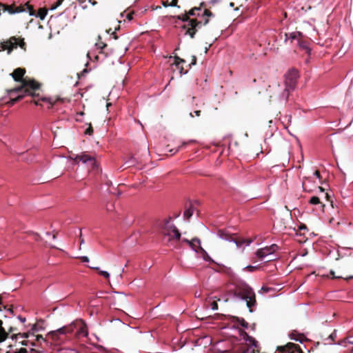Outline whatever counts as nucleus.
<instances>
[{"mask_svg":"<svg viewBox=\"0 0 353 353\" xmlns=\"http://www.w3.org/2000/svg\"><path fill=\"white\" fill-rule=\"evenodd\" d=\"M39 87H40L39 83H38L37 82H36L34 80L23 79L22 81V85L14 88L13 91L15 92H20L21 91L24 90V94H19L15 98L11 99H10L11 104L13 105L16 102L20 101L21 99H22L23 98V97L25 95L33 96L34 94H33L32 91L38 90L39 88Z\"/></svg>","mask_w":353,"mask_h":353,"instance_id":"f257e3e1","label":"nucleus"},{"mask_svg":"<svg viewBox=\"0 0 353 353\" xmlns=\"http://www.w3.org/2000/svg\"><path fill=\"white\" fill-rule=\"evenodd\" d=\"M241 290L243 294L235 292L234 293V297L236 298L237 299L245 301L246 305L249 308L250 312H252L253 311L252 307L256 304L255 293L253 289L245 283H243Z\"/></svg>","mask_w":353,"mask_h":353,"instance_id":"f03ea898","label":"nucleus"},{"mask_svg":"<svg viewBox=\"0 0 353 353\" xmlns=\"http://www.w3.org/2000/svg\"><path fill=\"white\" fill-rule=\"evenodd\" d=\"M76 328H77V323L76 321H73L67 325H64L57 329L56 330L49 332L48 335L54 341L58 343L62 341L61 336H66L72 333Z\"/></svg>","mask_w":353,"mask_h":353,"instance_id":"7ed1b4c3","label":"nucleus"},{"mask_svg":"<svg viewBox=\"0 0 353 353\" xmlns=\"http://www.w3.org/2000/svg\"><path fill=\"white\" fill-rule=\"evenodd\" d=\"M299 78V70L294 68L290 69L285 74V86L289 90H295Z\"/></svg>","mask_w":353,"mask_h":353,"instance_id":"20e7f679","label":"nucleus"},{"mask_svg":"<svg viewBox=\"0 0 353 353\" xmlns=\"http://www.w3.org/2000/svg\"><path fill=\"white\" fill-rule=\"evenodd\" d=\"M19 46L21 48L26 50V43L23 39H18L15 37H10V39L3 45V49L8 50V54H10L14 48Z\"/></svg>","mask_w":353,"mask_h":353,"instance_id":"39448f33","label":"nucleus"},{"mask_svg":"<svg viewBox=\"0 0 353 353\" xmlns=\"http://www.w3.org/2000/svg\"><path fill=\"white\" fill-rule=\"evenodd\" d=\"M42 328L37 324H34L32 325L31 329L28 330L27 332L23 334L19 333L17 334L11 335L10 338L12 340H17L18 338H30L32 336H34V333L41 330Z\"/></svg>","mask_w":353,"mask_h":353,"instance_id":"423d86ee","label":"nucleus"},{"mask_svg":"<svg viewBox=\"0 0 353 353\" xmlns=\"http://www.w3.org/2000/svg\"><path fill=\"white\" fill-rule=\"evenodd\" d=\"M216 236L224 241L233 242L236 244L237 248H241L243 242L238 241L235 240L231 234H230L228 231L223 230H219L216 232Z\"/></svg>","mask_w":353,"mask_h":353,"instance_id":"0eeeda50","label":"nucleus"},{"mask_svg":"<svg viewBox=\"0 0 353 353\" xmlns=\"http://www.w3.org/2000/svg\"><path fill=\"white\" fill-rule=\"evenodd\" d=\"M5 10L8 11L10 14H12L28 11L30 16L34 15L33 9H32V6H30L28 3H26V4H24V6L17 7L14 9L10 8L9 6H7L5 8Z\"/></svg>","mask_w":353,"mask_h":353,"instance_id":"6e6552de","label":"nucleus"},{"mask_svg":"<svg viewBox=\"0 0 353 353\" xmlns=\"http://www.w3.org/2000/svg\"><path fill=\"white\" fill-rule=\"evenodd\" d=\"M74 160L75 161H81L83 164H88L92 166H94L96 164L95 158L92 157L84 153L79 155H77L74 157Z\"/></svg>","mask_w":353,"mask_h":353,"instance_id":"1a4fd4ad","label":"nucleus"},{"mask_svg":"<svg viewBox=\"0 0 353 353\" xmlns=\"http://www.w3.org/2000/svg\"><path fill=\"white\" fill-rule=\"evenodd\" d=\"M17 329L12 326L8 327V332L3 327V321L0 320V343L3 342L9 336V333L15 331Z\"/></svg>","mask_w":353,"mask_h":353,"instance_id":"9d476101","label":"nucleus"},{"mask_svg":"<svg viewBox=\"0 0 353 353\" xmlns=\"http://www.w3.org/2000/svg\"><path fill=\"white\" fill-rule=\"evenodd\" d=\"M277 350L283 352H288V353H294L295 352H299L301 349L299 346L292 343H288L285 346H279Z\"/></svg>","mask_w":353,"mask_h":353,"instance_id":"9b49d317","label":"nucleus"},{"mask_svg":"<svg viewBox=\"0 0 353 353\" xmlns=\"http://www.w3.org/2000/svg\"><path fill=\"white\" fill-rule=\"evenodd\" d=\"M256 255L261 259H265L266 257H268V259L272 257L269 246L257 250Z\"/></svg>","mask_w":353,"mask_h":353,"instance_id":"f8f14e48","label":"nucleus"},{"mask_svg":"<svg viewBox=\"0 0 353 353\" xmlns=\"http://www.w3.org/2000/svg\"><path fill=\"white\" fill-rule=\"evenodd\" d=\"M240 335L243 337V339L248 343H249V345L251 347H256L258 345V342L256 339L252 336L249 335L246 332L242 331L240 333Z\"/></svg>","mask_w":353,"mask_h":353,"instance_id":"ddd939ff","label":"nucleus"},{"mask_svg":"<svg viewBox=\"0 0 353 353\" xmlns=\"http://www.w3.org/2000/svg\"><path fill=\"white\" fill-rule=\"evenodd\" d=\"M208 22L209 21L208 19H205L203 23L201 21H198L197 19H191V21H189V26L192 28V30H196L197 31L202 26L207 25Z\"/></svg>","mask_w":353,"mask_h":353,"instance_id":"4468645a","label":"nucleus"},{"mask_svg":"<svg viewBox=\"0 0 353 353\" xmlns=\"http://www.w3.org/2000/svg\"><path fill=\"white\" fill-rule=\"evenodd\" d=\"M285 38L284 40L285 43H287L288 40L294 41V40H299V38L303 36V33L301 32H292L290 33L285 34Z\"/></svg>","mask_w":353,"mask_h":353,"instance_id":"2eb2a0df","label":"nucleus"},{"mask_svg":"<svg viewBox=\"0 0 353 353\" xmlns=\"http://www.w3.org/2000/svg\"><path fill=\"white\" fill-rule=\"evenodd\" d=\"M25 74V70L22 68H17L14 72L10 74L14 81H19L22 79L23 74Z\"/></svg>","mask_w":353,"mask_h":353,"instance_id":"dca6fc26","label":"nucleus"},{"mask_svg":"<svg viewBox=\"0 0 353 353\" xmlns=\"http://www.w3.org/2000/svg\"><path fill=\"white\" fill-rule=\"evenodd\" d=\"M194 212V208L192 206V203H190L188 206L186 205L185 210H184L183 214V219H186V220H189V219L190 217H192V216L193 215Z\"/></svg>","mask_w":353,"mask_h":353,"instance_id":"f3484780","label":"nucleus"},{"mask_svg":"<svg viewBox=\"0 0 353 353\" xmlns=\"http://www.w3.org/2000/svg\"><path fill=\"white\" fill-rule=\"evenodd\" d=\"M294 90H289L288 88L285 86L283 91L279 95V100L284 103L287 102L290 93Z\"/></svg>","mask_w":353,"mask_h":353,"instance_id":"a211bd4d","label":"nucleus"},{"mask_svg":"<svg viewBox=\"0 0 353 353\" xmlns=\"http://www.w3.org/2000/svg\"><path fill=\"white\" fill-rule=\"evenodd\" d=\"M297 44L301 49L304 50L308 55H310L311 48L309 46L308 42L301 41V40H298Z\"/></svg>","mask_w":353,"mask_h":353,"instance_id":"6ab92c4d","label":"nucleus"},{"mask_svg":"<svg viewBox=\"0 0 353 353\" xmlns=\"http://www.w3.org/2000/svg\"><path fill=\"white\" fill-rule=\"evenodd\" d=\"M6 353H39V352L32 348L28 351L27 349H26L24 347H20V348H17L14 350H8L6 352Z\"/></svg>","mask_w":353,"mask_h":353,"instance_id":"aec40b11","label":"nucleus"},{"mask_svg":"<svg viewBox=\"0 0 353 353\" xmlns=\"http://www.w3.org/2000/svg\"><path fill=\"white\" fill-rule=\"evenodd\" d=\"M190 244H188L190 248L192 249V251L197 253L198 250L196 248L195 243L198 245L199 248L200 249L201 246V240L199 238H193L192 240L190 241Z\"/></svg>","mask_w":353,"mask_h":353,"instance_id":"412c9836","label":"nucleus"},{"mask_svg":"<svg viewBox=\"0 0 353 353\" xmlns=\"http://www.w3.org/2000/svg\"><path fill=\"white\" fill-rule=\"evenodd\" d=\"M174 59L176 60L174 64L179 68V73L181 74H186L188 73V71H184L183 67H179V65L182 63H184L185 60L183 59H181L180 57H179L177 56H175Z\"/></svg>","mask_w":353,"mask_h":353,"instance_id":"4be33fe9","label":"nucleus"},{"mask_svg":"<svg viewBox=\"0 0 353 353\" xmlns=\"http://www.w3.org/2000/svg\"><path fill=\"white\" fill-rule=\"evenodd\" d=\"M205 6V3L204 2H202L201 4H200V7L197 8V7H194V8L191 9L188 13L187 14L189 16H197V17H199L201 16L200 13H199V11H201V7H203Z\"/></svg>","mask_w":353,"mask_h":353,"instance_id":"5701e85b","label":"nucleus"},{"mask_svg":"<svg viewBox=\"0 0 353 353\" xmlns=\"http://www.w3.org/2000/svg\"><path fill=\"white\" fill-rule=\"evenodd\" d=\"M269 248H270V252H272V257L268 259L265 261V262L272 261L276 259V257L274 254V252L279 249V246L276 244H272L271 245L269 246Z\"/></svg>","mask_w":353,"mask_h":353,"instance_id":"b1692460","label":"nucleus"},{"mask_svg":"<svg viewBox=\"0 0 353 353\" xmlns=\"http://www.w3.org/2000/svg\"><path fill=\"white\" fill-rule=\"evenodd\" d=\"M90 268L91 269H94V270H99V274L100 275H101L103 277L105 278V279H109L110 278V273L108 272V271H105V270H100V268L99 267H97V266H89Z\"/></svg>","mask_w":353,"mask_h":353,"instance_id":"393cba45","label":"nucleus"},{"mask_svg":"<svg viewBox=\"0 0 353 353\" xmlns=\"http://www.w3.org/2000/svg\"><path fill=\"white\" fill-rule=\"evenodd\" d=\"M177 3L178 0H171L170 1H163L162 5L164 7H177L178 8H179L180 7L177 6Z\"/></svg>","mask_w":353,"mask_h":353,"instance_id":"a878e982","label":"nucleus"},{"mask_svg":"<svg viewBox=\"0 0 353 353\" xmlns=\"http://www.w3.org/2000/svg\"><path fill=\"white\" fill-rule=\"evenodd\" d=\"M139 161L134 157H131L125 162V164L128 165V167H134L137 165Z\"/></svg>","mask_w":353,"mask_h":353,"instance_id":"bb28decb","label":"nucleus"},{"mask_svg":"<svg viewBox=\"0 0 353 353\" xmlns=\"http://www.w3.org/2000/svg\"><path fill=\"white\" fill-rule=\"evenodd\" d=\"M337 336V330H334V331L329 335V336L325 339L326 342L325 343L332 344V341L336 338Z\"/></svg>","mask_w":353,"mask_h":353,"instance_id":"cd10ccee","label":"nucleus"},{"mask_svg":"<svg viewBox=\"0 0 353 353\" xmlns=\"http://www.w3.org/2000/svg\"><path fill=\"white\" fill-rule=\"evenodd\" d=\"M77 334L79 336H87L88 334V332L83 325H81L79 327H78Z\"/></svg>","mask_w":353,"mask_h":353,"instance_id":"c85d7f7f","label":"nucleus"},{"mask_svg":"<svg viewBox=\"0 0 353 353\" xmlns=\"http://www.w3.org/2000/svg\"><path fill=\"white\" fill-rule=\"evenodd\" d=\"M236 322L241 326L243 327V328L245 329H248V323L246 322V321L243 319V318H239V317H237L236 318Z\"/></svg>","mask_w":353,"mask_h":353,"instance_id":"c756f323","label":"nucleus"},{"mask_svg":"<svg viewBox=\"0 0 353 353\" xmlns=\"http://www.w3.org/2000/svg\"><path fill=\"white\" fill-rule=\"evenodd\" d=\"M172 232L174 233V238L176 239H180L181 238V234L177 229V228L174 225L172 224Z\"/></svg>","mask_w":353,"mask_h":353,"instance_id":"7c9ffc66","label":"nucleus"},{"mask_svg":"<svg viewBox=\"0 0 353 353\" xmlns=\"http://www.w3.org/2000/svg\"><path fill=\"white\" fill-rule=\"evenodd\" d=\"M200 250L203 254V259L205 261H212L210 255L208 254V252L202 248L200 247Z\"/></svg>","mask_w":353,"mask_h":353,"instance_id":"2f4dec72","label":"nucleus"},{"mask_svg":"<svg viewBox=\"0 0 353 353\" xmlns=\"http://www.w3.org/2000/svg\"><path fill=\"white\" fill-rule=\"evenodd\" d=\"M176 17L180 21H182L183 22H188V25L189 26V21H191V19H190L187 14L184 15H178Z\"/></svg>","mask_w":353,"mask_h":353,"instance_id":"473e14b6","label":"nucleus"},{"mask_svg":"<svg viewBox=\"0 0 353 353\" xmlns=\"http://www.w3.org/2000/svg\"><path fill=\"white\" fill-rule=\"evenodd\" d=\"M196 30H192V28L190 27V28L186 30L185 35H189L192 39H193L196 34Z\"/></svg>","mask_w":353,"mask_h":353,"instance_id":"72a5a7b5","label":"nucleus"},{"mask_svg":"<svg viewBox=\"0 0 353 353\" xmlns=\"http://www.w3.org/2000/svg\"><path fill=\"white\" fill-rule=\"evenodd\" d=\"M274 288H269V287H266V286H262L261 288V290L259 292V294H262V293H268L270 292H272V291H274Z\"/></svg>","mask_w":353,"mask_h":353,"instance_id":"f704fd0d","label":"nucleus"},{"mask_svg":"<svg viewBox=\"0 0 353 353\" xmlns=\"http://www.w3.org/2000/svg\"><path fill=\"white\" fill-rule=\"evenodd\" d=\"M259 268V265H247L246 267H245L243 268V270H247L249 272H252L258 270Z\"/></svg>","mask_w":353,"mask_h":353,"instance_id":"c9c22d12","label":"nucleus"},{"mask_svg":"<svg viewBox=\"0 0 353 353\" xmlns=\"http://www.w3.org/2000/svg\"><path fill=\"white\" fill-rule=\"evenodd\" d=\"M320 203L319 198L318 196H312L310 199V203L312 205H316Z\"/></svg>","mask_w":353,"mask_h":353,"instance_id":"e433bc0d","label":"nucleus"},{"mask_svg":"<svg viewBox=\"0 0 353 353\" xmlns=\"http://www.w3.org/2000/svg\"><path fill=\"white\" fill-rule=\"evenodd\" d=\"M34 337L35 338V339H34V340H35L37 343H40V344H41L43 342H46V339L43 337V336H42V335H39V334L35 335V334H34Z\"/></svg>","mask_w":353,"mask_h":353,"instance_id":"4c0bfd02","label":"nucleus"},{"mask_svg":"<svg viewBox=\"0 0 353 353\" xmlns=\"http://www.w3.org/2000/svg\"><path fill=\"white\" fill-rule=\"evenodd\" d=\"M201 16L203 17H214V14L208 10H205L203 12V13L201 14Z\"/></svg>","mask_w":353,"mask_h":353,"instance_id":"58836bf2","label":"nucleus"},{"mask_svg":"<svg viewBox=\"0 0 353 353\" xmlns=\"http://www.w3.org/2000/svg\"><path fill=\"white\" fill-rule=\"evenodd\" d=\"M290 338L292 339V340H294L295 341H299L300 343H303V339H301V337H296L295 336V334L294 333H292L290 334Z\"/></svg>","mask_w":353,"mask_h":353,"instance_id":"ea45409f","label":"nucleus"},{"mask_svg":"<svg viewBox=\"0 0 353 353\" xmlns=\"http://www.w3.org/2000/svg\"><path fill=\"white\" fill-rule=\"evenodd\" d=\"M210 309L212 310H218V304L216 301H212L210 304Z\"/></svg>","mask_w":353,"mask_h":353,"instance_id":"a19ab883","label":"nucleus"},{"mask_svg":"<svg viewBox=\"0 0 353 353\" xmlns=\"http://www.w3.org/2000/svg\"><path fill=\"white\" fill-rule=\"evenodd\" d=\"M170 220H171V217H169V219L165 221V225L168 228H169V229H170L172 230V224H173V223L170 222Z\"/></svg>","mask_w":353,"mask_h":353,"instance_id":"79ce46f5","label":"nucleus"},{"mask_svg":"<svg viewBox=\"0 0 353 353\" xmlns=\"http://www.w3.org/2000/svg\"><path fill=\"white\" fill-rule=\"evenodd\" d=\"M196 56L193 55L192 57V62L189 65L190 68H191L192 65H196Z\"/></svg>","mask_w":353,"mask_h":353,"instance_id":"37998d69","label":"nucleus"},{"mask_svg":"<svg viewBox=\"0 0 353 353\" xmlns=\"http://www.w3.org/2000/svg\"><path fill=\"white\" fill-rule=\"evenodd\" d=\"M61 353H77V352H74L71 349H64V350H61L60 351Z\"/></svg>","mask_w":353,"mask_h":353,"instance_id":"c03bdc74","label":"nucleus"},{"mask_svg":"<svg viewBox=\"0 0 353 353\" xmlns=\"http://www.w3.org/2000/svg\"><path fill=\"white\" fill-rule=\"evenodd\" d=\"M183 145H185V143H183L182 144V145H181V146H179V148H174V149L170 150V152L172 154H174L176 153V152L179 150V149H180V148H181Z\"/></svg>","mask_w":353,"mask_h":353,"instance_id":"a18cd8bd","label":"nucleus"},{"mask_svg":"<svg viewBox=\"0 0 353 353\" xmlns=\"http://www.w3.org/2000/svg\"><path fill=\"white\" fill-rule=\"evenodd\" d=\"M193 114H194L196 117H199L200 116V114H201V111L200 110H195L194 111V112H190V116L193 117Z\"/></svg>","mask_w":353,"mask_h":353,"instance_id":"49530a36","label":"nucleus"},{"mask_svg":"<svg viewBox=\"0 0 353 353\" xmlns=\"http://www.w3.org/2000/svg\"><path fill=\"white\" fill-rule=\"evenodd\" d=\"M32 234L34 236L35 240L39 241L41 239L40 235L38 233L32 232Z\"/></svg>","mask_w":353,"mask_h":353,"instance_id":"de8ad7c7","label":"nucleus"},{"mask_svg":"<svg viewBox=\"0 0 353 353\" xmlns=\"http://www.w3.org/2000/svg\"><path fill=\"white\" fill-rule=\"evenodd\" d=\"M81 260H82V261H83V262H84V263H88V262H89V258H88V256H81Z\"/></svg>","mask_w":353,"mask_h":353,"instance_id":"09e8293b","label":"nucleus"},{"mask_svg":"<svg viewBox=\"0 0 353 353\" xmlns=\"http://www.w3.org/2000/svg\"><path fill=\"white\" fill-rule=\"evenodd\" d=\"M17 319L21 322V323H25L26 321V319L25 317H23L21 316H17Z\"/></svg>","mask_w":353,"mask_h":353,"instance_id":"8fccbe9b","label":"nucleus"},{"mask_svg":"<svg viewBox=\"0 0 353 353\" xmlns=\"http://www.w3.org/2000/svg\"><path fill=\"white\" fill-rule=\"evenodd\" d=\"M314 175L315 176H316L318 179H320L321 177V175H320V172L317 170H316L314 172Z\"/></svg>","mask_w":353,"mask_h":353,"instance_id":"3c124183","label":"nucleus"},{"mask_svg":"<svg viewBox=\"0 0 353 353\" xmlns=\"http://www.w3.org/2000/svg\"><path fill=\"white\" fill-rule=\"evenodd\" d=\"M41 100H42L43 101H47V102H48L49 103L52 104V103L51 102L50 99H48V98H42V99H41Z\"/></svg>","mask_w":353,"mask_h":353,"instance_id":"603ef678","label":"nucleus"},{"mask_svg":"<svg viewBox=\"0 0 353 353\" xmlns=\"http://www.w3.org/2000/svg\"><path fill=\"white\" fill-rule=\"evenodd\" d=\"M345 342H346V340L345 339V340H343V341H340V342H338V343H334V345H343V343H345Z\"/></svg>","mask_w":353,"mask_h":353,"instance_id":"864d4df0","label":"nucleus"},{"mask_svg":"<svg viewBox=\"0 0 353 353\" xmlns=\"http://www.w3.org/2000/svg\"><path fill=\"white\" fill-rule=\"evenodd\" d=\"M80 239H81L80 243H81V245H82L84 243V239L82 238V234H81V230H80Z\"/></svg>","mask_w":353,"mask_h":353,"instance_id":"5fc2aeb1","label":"nucleus"},{"mask_svg":"<svg viewBox=\"0 0 353 353\" xmlns=\"http://www.w3.org/2000/svg\"><path fill=\"white\" fill-rule=\"evenodd\" d=\"M307 229V227L304 224H302L299 226V230H306Z\"/></svg>","mask_w":353,"mask_h":353,"instance_id":"6e6d98bb","label":"nucleus"},{"mask_svg":"<svg viewBox=\"0 0 353 353\" xmlns=\"http://www.w3.org/2000/svg\"><path fill=\"white\" fill-rule=\"evenodd\" d=\"M93 130L92 129V128H89L87 130H86V134H91L92 133Z\"/></svg>","mask_w":353,"mask_h":353,"instance_id":"4d7b16f0","label":"nucleus"},{"mask_svg":"<svg viewBox=\"0 0 353 353\" xmlns=\"http://www.w3.org/2000/svg\"><path fill=\"white\" fill-rule=\"evenodd\" d=\"M190 240H188V239H182V241L184 242V243H186L188 244H190Z\"/></svg>","mask_w":353,"mask_h":353,"instance_id":"13d9d810","label":"nucleus"},{"mask_svg":"<svg viewBox=\"0 0 353 353\" xmlns=\"http://www.w3.org/2000/svg\"><path fill=\"white\" fill-rule=\"evenodd\" d=\"M60 4H61V2H60V1H59V2H58V3H57V5L56 6H53V7H52L51 10H55V9L57 8V6H59Z\"/></svg>","mask_w":353,"mask_h":353,"instance_id":"bf43d9fd","label":"nucleus"},{"mask_svg":"<svg viewBox=\"0 0 353 353\" xmlns=\"http://www.w3.org/2000/svg\"><path fill=\"white\" fill-rule=\"evenodd\" d=\"M123 272H124V268H123V269L121 270V273L119 274V276H119V278H121V277H122V273H123Z\"/></svg>","mask_w":353,"mask_h":353,"instance_id":"052dcab7","label":"nucleus"},{"mask_svg":"<svg viewBox=\"0 0 353 353\" xmlns=\"http://www.w3.org/2000/svg\"><path fill=\"white\" fill-rule=\"evenodd\" d=\"M8 311L11 314H13V313H14L13 310H12V309H11V308L8 309Z\"/></svg>","mask_w":353,"mask_h":353,"instance_id":"680f3d73","label":"nucleus"},{"mask_svg":"<svg viewBox=\"0 0 353 353\" xmlns=\"http://www.w3.org/2000/svg\"><path fill=\"white\" fill-rule=\"evenodd\" d=\"M84 114V113L83 112H79L77 113V115H79V116H83Z\"/></svg>","mask_w":353,"mask_h":353,"instance_id":"e2e57ef3","label":"nucleus"},{"mask_svg":"<svg viewBox=\"0 0 353 353\" xmlns=\"http://www.w3.org/2000/svg\"><path fill=\"white\" fill-rule=\"evenodd\" d=\"M46 234L47 235V236H50L51 235V233L50 232H46Z\"/></svg>","mask_w":353,"mask_h":353,"instance_id":"0e129e2a","label":"nucleus"},{"mask_svg":"<svg viewBox=\"0 0 353 353\" xmlns=\"http://www.w3.org/2000/svg\"><path fill=\"white\" fill-rule=\"evenodd\" d=\"M105 292H99V296L101 297V294H104Z\"/></svg>","mask_w":353,"mask_h":353,"instance_id":"69168bd1","label":"nucleus"},{"mask_svg":"<svg viewBox=\"0 0 353 353\" xmlns=\"http://www.w3.org/2000/svg\"><path fill=\"white\" fill-rule=\"evenodd\" d=\"M319 189L321 192H324V189L322 187H319Z\"/></svg>","mask_w":353,"mask_h":353,"instance_id":"338daca9","label":"nucleus"},{"mask_svg":"<svg viewBox=\"0 0 353 353\" xmlns=\"http://www.w3.org/2000/svg\"><path fill=\"white\" fill-rule=\"evenodd\" d=\"M127 18L129 19V20H131L132 19V17L130 16V15H128Z\"/></svg>","mask_w":353,"mask_h":353,"instance_id":"774afa93","label":"nucleus"}]
</instances>
